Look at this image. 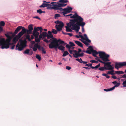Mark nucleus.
Segmentation results:
<instances>
[{
    "instance_id": "obj_41",
    "label": "nucleus",
    "mask_w": 126,
    "mask_h": 126,
    "mask_svg": "<svg viewBox=\"0 0 126 126\" xmlns=\"http://www.w3.org/2000/svg\"><path fill=\"white\" fill-rule=\"evenodd\" d=\"M122 85H123L124 87H126V80L123 82Z\"/></svg>"
},
{
    "instance_id": "obj_27",
    "label": "nucleus",
    "mask_w": 126,
    "mask_h": 126,
    "mask_svg": "<svg viewBox=\"0 0 126 126\" xmlns=\"http://www.w3.org/2000/svg\"><path fill=\"white\" fill-rule=\"evenodd\" d=\"M68 50L70 54H73L74 57H75L74 54L75 52L74 51H75V50H71L70 49H68Z\"/></svg>"
},
{
    "instance_id": "obj_17",
    "label": "nucleus",
    "mask_w": 126,
    "mask_h": 126,
    "mask_svg": "<svg viewBox=\"0 0 126 126\" xmlns=\"http://www.w3.org/2000/svg\"><path fill=\"white\" fill-rule=\"evenodd\" d=\"M48 34H47L46 36L47 37V38L48 39H50V38H52V40H50L51 41H51H52L53 40V39L54 38H53V35H52L51 32L50 31H48Z\"/></svg>"
},
{
    "instance_id": "obj_30",
    "label": "nucleus",
    "mask_w": 126,
    "mask_h": 126,
    "mask_svg": "<svg viewBox=\"0 0 126 126\" xmlns=\"http://www.w3.org/2000/svg\"><path fill=\"white\" fill-rule=\"evenodd\" d=\"M69 53L67 51H65L62 55L63 57H65Z\"/></svg>"
},
{
    "instance_id": "obj_5",
    "label": "nucleus",
    "mask_w": 126,
    "mask_h": 126,
    "mask_svg": "<svg viewBox=\"0 0 126 126\" xmlns=\"http://www.w3.org/2000/svg\"><path fill=\"white\" fill-rule=\"evenodd\" d=\"M69 22V23H66L67 26H65L66 31L67 32H72V30L70 28H71L72 29L75 30L77 32H78L80 28L76 25H75L74 22L73 21L72 22L71 21Z\"/></svg>"
},
{
    "instance_id": "obj_2",
    "label": "nucleus",
    "mask_w": 126,
    "mask_h": 126,
    "mask_svg": "<svg viewBox=\"0 0 126 126\" xmlns=\"http://www.w3.org/2000/svg\"><path fill=\"white\" fill-rule=\"evenodd\" d=\"M66 43L64 42L60 39L58 40L56 38H53L51 42L49 44V48L52 49L54 48L56 49L58 48L60 50L63 51L64 50L65 47L62 45L64 46Z\"/></svg>"
},
{
    "instance_id": "obj_21",
    "label": "nucleus",
    "mask_w": 126,
    "mask_h": 126,
    "mask_svg": "<svg viewBox=\"0 0 126 126\" xmlns=\"http://www.w3.org/2000/svg\"><path fill=\"white\" fill-rule=\"evenodd\" d=\"M112 83L115 85V86L112 87V89L113 90L114 89L115 87H117L119 86L120 83H119L117 82L116 81L113 82Z\"/></svg>"
},
{
    "instance_id": "obj_48",
    "label": "nucleus",
    "mask_w": 126,
    "mask_h": 126,
    "mask_svg": "<svg viewBox=\"0 0 126 126\" xmlns=\"http://www.w3.org/2000/svg\"><path fill=\"white\" fill-rule=\"evenodd\" d=\"M66 68L68 70H69L71 69V67L68 66H66Z\"/></svg>"
},
{
    "instance_id": "obj_59",
    "label": "nucleus",
    "mask_w": 126,
    "mask_h": 126,
    "mask_svg": "<svg viewBox=\"0 0 126 126\" xmlns=\"http://www.w3.org/2000/svg\"><path fill=\"white\" fill-rule=\"evenodd\" d=\"M112 78H113V79H117V77H116V76H112Z\"/></svg>"
},
{
    "instance_id": "obj_19",
    "label": "nucleus",
    "mask_w": 126,
    "mask_h": 126,
    "mask_svg": "<svg viewBox=\"0 0 126 126\" xmlns=\"http://www.w3.org/2000/svg\"><path fill=\"white\" fill-rule=\"evenodd\" d=\"M47 33L46 32H44L40 34L39 35V37L40 38V42L43 37H45L46 36Z\"/></svg>"
},
{
    "instance_id": "obj_50",
    "label": "nucleus",
    "mask_w": 126,
    "mask_h": 126,
    "mask_svg": "<svg viewBox=\"0 0 126 126\" xmlns=\"http://www.w3.org/2000/svg\"><path fill=\"white\" fill-rule=\"evenodd\" d=\"M33 18H36V19H38L39 20H40L41 19L40 18V17H39L37 16H33Z\"/></svg>"
},
{
    "instance_id": "obj_51",
    "label": "nucleus",
    "mask_w": 126,
    "mask_h": 126,
    "mask_svg": "<svg viewBox=\"0 0 126 126\" xmlns=\"http://www.w3.org/2000/svg\"><path fill=\"white\" fill-rule=\"evenodd\" d=\"M42 52L44 54H45L46 53V51L44 49H43V48L42 47Z\"/></svg>"
},
{
    "instance_id": "obj_36",
    "label": "nucleus",
    "mask_w": 126,
    "mask_h": 126,
    "mask_svg": "<svg viewBox=\"0 0 126 126\" xmlns=\"http://www.w3.org/2000/svg\"><path fill=\"white\" fill-rule=\"evenodd\" d=\"M104 91H106V92H108V91H112V90H113L112 89V88H110V89H104Z\"/></svg>"
},
{
    "instance_id": "obj_23",
    "label": "nucleus",
    "mask_w": 126,
    "mask_h": 126,
    "mask_svg": "<svg viewBox=\"0 0 126 126\" xmlns=\"http://www.w3.org/2000/svg\"><path fill=\"white\" fill-rule=\"evenodd\" d=\"M82 39L87 41L89 42H91V40L88 39L87 35L86 34L84 35L83 38V39Z\"/></svg>"
},
{
    "instance_id": "obj_15",
    "label": "nucleus",
    "mask_w": 126,
    "mask_h": 126,
    "mask_svg": "<svg viewBox=\"0 0 126 126\" xmlns=\"http://www.w3.org/2000/svg\"><path fill=\"white\" fill-rule=\"evenodd\" d=\"M33 49L34 51H36L38 49L40 50L41 48V47L40 45H38V43H35L33 45V47H31Z\"/></svg>"
},
{
    "instance_id": "obj_14",
    "label": "nucleus",
    "mask_w": 126,
    "mask_h": 126,
    "mask_svg": "<svg viewBox=\"0 0 126 126\" xmlns=\"http://www.w3.org/2000/svg\"><path fill=\"white\" fill-rule=\"evenodd\" d=\"M126 66V62H123L116 63H115V67L116 68L118 69L119 67H120L122 66Z\"/></svg>"
},
{
    "instance_id": "obj_64",
    "label": "nucleus",
    "mask_w": 126,
    "mask_h": 126,
    "mask_svg": "<svg viewBox=\"0 0 126 126\" xmlns=\"http://www.w3.org/2000/svg\"><path fill=\"white\" fill-rule=\"evenodd\" d=\"M106 77L108 79H109L110 78L109 76L107 75Z\"/></svg>"
},
{
    "instance_id": "obj_16",
    "label": "nucleus",
    "mask_w": 126,
    "mask_h": 126,
    "mask_svg": "<svg viewBox=\"0 0 126 126\" xmlns=\"http://www.w3.org/2000/svg\"><path fill=\"white\" fill-rule=\"evenodd\" d=\"M64 26L63 24V22H61L60 24H57L55 26V27L58 31H60L62 30L63 27Z\"/></svg>"
},
{
    "instance_id": "obj_37",
    "label": "nucleus",
    "mask_w": 126,
    "mask_h": 126,
    "mask_svg": "<svg viewBox=\"0 0 126 126\" xmlns=\"http://www.w3.org/2000/svg\"><path fill=\"white\" fill-rule=\"evenodd\" d=\"M36 58L37 59H38L39 61H40L41 60V57L39 55H36Z\"/></svg>"
},
{
    "instance_id": "obj_29",
    "label": "nucleus",
    "mask_w": 126,
    "mask_h": 126,
    "mask_svg": "<svg viewBox=\"0 0 126 126\" xmlns=\"http://www.w3.org/2000/svg\"><path fill=\"white\" fill-rule=\"evenodd\" d=\"M30 52V49H28L26 50L23 52L24 54H29Z\"/></svg>"
},
{
    "instance_id": "obj_25",
    "label": "nucleus",
    "mask_w": 126,
    "mask_h": 126,
    "mask_svg": "<svg viewBox=\"0 0 126 126\" xmlns=\"http://www.w3.org/2000/svg\"><path fill=\"white\" fill-rule=\"evenodd\" d=\"M74 42L75 43L79 46H80L82 47H83V46L82 43L76 40H75Z\"/></svg>"
},
{
    "instance_id": "obj_1",
    "label": "nucleus",
    "mask_w": 126,
    "mask_h": 126,
    "mask_svg": "<svg viewBox=\"0 0 126 126\" xmlns=\"http://www.w3.org/2000/svg\"><path fill=\"white\" fill-rule=\"evenodd\" d=\"M7 38L5 40L4 38H0V48L2 49H7L9 46L12 44L10 43L11 41L14 36V33L12 32H9L5 34Z\"/></svg>"
},
{
    "instance_id": "obj_22",
    "label": "nucleus",
    "mask_w": 126,
    "mask_h": 126,
    "mask_svg": "<svg viewBox=\"0 0 126 126\" xmlns=\"http://www.w3.org/2000/svg\"><path fill=\"white\" fill-rule=\"evenodd\" d=\"M76 60L77 61H78L80 63H82L83 64H85L87 63V62L83 61H82V59L81 58H77L76 59Z\"/></svg>"
},
{
    "instance_id": "obj_31",
    "label": "nucleus",
    "mask_w": 126,
    "mask_h": 126,
    "mask_svg": "<svg viewBox=\"0 0 126 126\" xmlns=\"http://www.w3.org/2000/svg\"><path fill=\"white\" fill-rule=\"evenodd\" d=\"M100 63H99L97 65H96V66H95V67L93 66H91V68L92 69H94V68L97 69V68H98L100 66Z\"/></svg>"
},
{
    "instance_id": "obj_53",
    "label": "nucleus",
    "mask_w": 126,
    "mask_h": 126,
    "mask_svg": "<svg viewBox=\"0 0 126 126\" xmlns=\"http://www.w3.org/2000/svg\"><path fill=\"white\" fill-rule=\"evenodd\" d=\"M66 34H67L69 35L70 36H72V34L71 33H66Z\"/></svg>"
},
{
    "instance_id": "obj_24",
    "label": "nucleus",
    "mask_w": 126,
    "mask_h": 126,
    "mask_svg": "<svg viewBox=\"0 0 126 126\" xmlns=\"http://www.w3.org/2000/svg\"><path fill=\"white\" fill-rule=\"evenodd\" d=\"M22 27L21 26H18L14 32L15 34H16L21 29Z\"/></svg>"
},
{
    "instance_id": "obj_60",
    "label": "nucleus",
    "mask_w": 126,
    "mask_h": 126,
    "mask_svg": "<svg viewBox=\"0 0 126 126\" xmlns=\"http://www.w3.org/2000/svg\"><path fill=\"white\" fill-rule=\"evenodd\" d=\"M96 59L99 61L100 60L99 58V57H97L96 56Z\"/></svg>"
},
{
    "instance_id": "obj_49",
    "label": "nucleus",
    "mask_w": 126,
    "mask_h": 126,
    "mask_svg": "<svg viewBox=\"0 0 126 126\" xmlns=\"http://www.w3.org/2000/svg\"><path fill=\"white\" fill-rule=\"evenodd\" d=\"M92 64L91 63H88L87 64H86L85 65L86 66H92Z\"/></svg>"
},
{
    "instance_id": "obj_43",
    "label": "nucleus",
    "mask_w": 126,
    "mask_h": 126,
    "mask_svg": "<svg viewBox=\"0 0 126 126\" xmlns=\"http://www.w3.org/2000/svg\"><path fill=\"white\" fill-rule=\"evenodd\" d=\"M90 62L92 63H98V62L96 61H95L94 60H91L90 61Z\"/></svg>"
},
{
    "instance_id": "obj_56",
    "label": "nucleus",
    "mask_w": 126,
    "mask_h": 126,
    "mask_svg": "<svg viewBox=\"0 0 126 126\" xmlns=\"http://www.w3.org/2000/svg\"><path fill=\"white\" fill-rule=\"evenodd\" d=\"M3 31V28L2 27L0 26V32H2Z\"/></svg>"
},
{
    "instance_id": "obj_47",
    "label": "nucleus",
    "mask_w": 126,
    "mask_h": 126,
    "mask_svg": "<svg viewBox=\"0 0 126 126\" xmlns=\"http://www.w3.org/2000/svg\"><path fill=\"white\" fill-rule=\"evenodd\" d=\"M61 22H62L59 21V20H57L56 21H55V23L56 24H60Z\"/></svg>"
},
{
    "instance_id": "obj_42",
    "label": "nucleus",
    "mask_w": 126,
    "mask_h": 126,
    "mask_svg": "<svg viewBox=\"0 0 126 126\" xmlns=\"http://www.w3.org/2000/svg\"><path fill=\"white\" fill-rule=\"evenodd\" d=\"M113 72L114 71L113 70L111 71H109L107 73V74L112 75L113 74Z\"/></svg>"
},
{
    "instance_id": "obj_26",
    "label": "nucleus",
    "mask_w": 126,
    "mask_h": 126,
    "mask_svg": "<svg viewBox=\"0 0 126 126\" xmlns=\"http://www.w3.org/2000/svg\"><path fill=\"white\" fill-rule=\"evenodd\" d=\"M80 40H81L83 43L84 44H85L87 46H88L89 45V43H90V42H88L87 41H86L83 39H80Z\"/></svg>"
},
{
    "instance_id": "obj_12",
    "label": "nucleus",
    "mask_w": 126,
    "mask_h": 126,
    "mask_svg": "<svg viewBox=\"0 0 126 126\" xmlns=\"http://www.w3.org/2000/svg\"><path fill=\"white\" fill-rule=\"evenodd\" d=\"M68 2L67 0H60L59 1V2H57L58 5V6L59 7L60 9H62V7H64L67 4H64V3H66Z\"/></svg>"
},
{
    "instance_id": "obj_55",
    "label": "nucleus",
    "mask_w": 126,
    "mask_h": 126,
    "mask_svg": "<svg viewBox=\"0 0 126 126\" xmlns=\"http://www.w3.org/2000/svg\"><path fill=\"white\" fill-rule=\"evenodd\" d=\"M50 41V40L49 41H48L47 39H45L44 40V42H46L47 43L49 42Z\"/></svg>"
},
{
    "instance_id": "obj_40",
    "label": "nucleus",
    "mask_w": 126,
    "mask_h": 126,
    "mask_svg": "<svg viewBox=\"0 0 126 126\" xmlns=\"http://www.w3.org/2000/svg\"><path fill=\"white\" fill-rule=\"evenodd\" d=\"M51 32L54 34H56L57 32V31L54 29H52Z\"/></svg>"
},
{
    "instance_id": "obj_33",
    "label": "nucleus",
    "mask_w": 126,
    "mask_h": 126,
    "mask_svg": "<svg viewBox=\"0 0 126 126\" xmlns=\"http://www.w3.org/2000/svg\"><path fill=\"white\" fill-rule=\"evenodd\" d=\"M85 23H83L82 24H81L80 26H81L82 27V32H84V26L85 25Z\"/></svg>"
},
{
    "instance_id": "obj_35",
    "label": "nucleus",
    "mask_w": 126,
    "mask_h": 126,
    "mask_svg": "<svg viewBox=\"0 0 126 126\" xmlns=\"http://www.w3.org/2000/svg\"><path fill=\"white\" fill-rule=\"evenodd\" d=\"M75 36L76 37L78 38H79L80 37L82 39H83V36L82 35H76Z\"/></svg>"
},
{
    "instance_id": "obj_20",
    "label": "nucleus",
    "mask_w": 126,
    "mask_h": 126,
    "mask_svg": "<svg viewBox=\"0 0 126 126\" xmlns=\"http://www.w3.org/2000/svg\"><path fill=\"white\" fill-rule=\"evenodd\" d=\"M88 50L86 51V52L87 53L90 54L94 50L93 47L91 46H89L88 48Z\"/></svg>"
},
{
    "instance_id": "obj_34",
    "label": "nucleus",
    "mask_w": 126,
    "mask_h": 126,
    "mask_svg": "<svg viewBox=\"0 0 126 126\" xmlns=\"http://www.w3.org/2000/svg\"><path fill=\"white\" fill-rule=\"evenodd\" d=\"M5 23L4 21H2L0 22V26L2 27L4 26Z\"/></svg>"
},
{
    "instance_id": "obj_28",
    "label": "nucleus",
    "mask_w": 126,
    "mask_h": 126,
    "mask_svg": "<svg viewBox=\"0 0 126 126\" xmlns=\"http://www.w3.org/2000/svg\"><path fill=\"white\" fill-rule=\"evenodd\" d=\"M116 74L118 75H120L124 73V72L122 71H116L115 72Z\"/></svg>"
},
{
    "instance_id": "obj_46",
    "label": "nucleus",
    "mask_w": 126,
    "mask_h": 126,
    "mask_svg": "<svg viewBox=\"0 0 126 126\" xmlns=\"http://www.w3.org/2000/svg\"><path fill=\"white\" fill-rule=\"evenodd\" d=\"M66 44V47L68 48V49H71V46H70V45H69L68 44Z\"/></svg>"
},
{
    "instance_id": "obj_11",
    "label": "nucleus",
    "mask_w": 126,
    "mask_h": 126,
    "mask_svg": "<svg viewBox=\"0 0 126 126\" xmlns=\"http://www.w3.org/2000/svg\"><path fill=\"white\" fill-rule=\"evenodd\" d=\"M74 51L75 52L74 54L75 58H77L83 56V52H84V51H82L81 49L79 48L78 51L75 50Z\"/></svg>"
},
{
    "instance_id": "obj_8",
    "label": "nucleus",
    "mask_w": 126,
    "mask_h": 126,
    "mask_svg": "<svg viewBox=\"0 0 126 126\" xmlns=\"http://www.w3.org/2000/svg\"><path fill=\"white\" fill-rule=\"evenodd\" d=\"M26 42L25 40H20L16 45V50L19 51L22 50L26 46Z\"/></svg>"
},
{
    "instance_id": "obj_45",
    "label": "nucleus",
    "mask_w": 126,
    "mask_h": 126,
    "mask_svg": "<svg viewBox=\"0 0 126 126\" xmlns=\"http://www.w3.org/2000/svg\"><path fill=\"white\" fill-rule=\"evenodd\" d=\"M105 69L104 67H100L99 68V70L102 71H104Z\"/></svg>"
},
{
    "instance_id": "obj_10",
    "label": "nucleus",
    "mask_w": 126,
    "mask_h": 126,
    "mask_svg": "<svg viewBox=\"0 0 126 126\" xmlns=\"http://www.w3.org/2000/svg\"><path fill=\"white\" fill-rule=\"evenodd\" d=\"M72 9V8L70 7H68L67 8H65L64 9H63L62 8L61 9H58V12H59V11L62 12V13L63 15L65 16V15L67 14L70 12Z\"/></svg>"
},
{
    "instance_id": "obj_54",
    "label": "nucleus",
    "mask_w": 126,
    "mask_h": 126,
    "mask_svg": "<svg viewBox=\"0 0 126 126\" xmlns=\"http://www.w3.org/2000/svg\"><path fill=\"white\" fill-rule=\"evenodd\" d=\"M26 38L27 39H28L29 41L30 40V36L29 35H27L26 37Z\"/></svg>"
},
{
    "instance_id": "obj_62",
    "label": "nucleus",
    "mask_w": 126,
    "mask_h": 126,
    "mask_svg": "<svg viewBox=\"0 0 126 126\" xmlns=\"http://www.w3.org/2000/svg\"><path fill=\"white\" fill-rule=\"evenodd\" d=\"M71 49H70L71 50V49H72V50H73V49H74L75 48V47L73 46H71Z\"/></svg>"
},
{
    "instance_id": "obj_32",
    "label": "nucleus",
    "mask_w": 126,
    "mask_h": 126,
    "mask_svg": "<svg viewBox=\"0 0 126 126\" xmlns=\"http://www.w3.org/2000/svg\"><path fill=\"white\" fill-rule=\"evenodd\" d=\"M47 3H43L41 5L40 7H47Z\"/></svg>"
},
{
    "instance_id": "obj_18",
    "label": "nucleus",
    "mask_w": 126,
    "mask_h": 126,
    "mask_svg": "<svg viewBox=\"0 0 126 126\" xmlns=\"http://www.w3.org/2000/svg\"><path fill=\"white\" fill-rule=\"evenodd\" d=\"M33 26V25L32 24H30L29 25L28 27L29 30H27V33L29 34H31L32 33V31L33 30V28L32 27Z\"/></svg>"
},
{
    "instance_id": "obj_9",
    "label": "nucleus",
    "mask_w": 126,
    "mask_h": 126,
    "mask_svg": "<svg viewBox=\"0 0 126 126\" xmlns=\"http://www.w3.org/2000/svg\"><path fill=\"white\" fill-rule=\"evenodd\" d=\"M57 3L52 2L50 3H47V9H54L55 10L60 9L58 5H56Z\"/></svg>"
},
{
    "instance_id": "obj_39",
    "label": "nucleus",
    "mask_w": 126,
    "mask_h": 126,
    "mask_svg": "<svg viewBox=\"0 0 126 126\" xmlns=\"http://www.w3.org/2000/svg\"><path fill=\"white\" fill-rule=\"evenodd\" d=\"M37 12L39 14H41L42 13V11L41 9H39L37 10Z\"/></svg>"
},
{
    "instance_id": "obj_44",
    "label": "nucleus",
    "mask_w": 126,
    "mask_h": 126,
    "mask_svg": "<svg viewBox=\"0 0 126 126\" xmlns=\"http://www.w3.org/2000/svg\"><path fill=\"white\" fill-rule=\"evenodd\" d=\"M70 46H75L74 44L72 42H69Z\"/></svg>"
},
{
    "instance_id": "obj_3",
    "label": "nucleus",
    "mask_w": 126,
    "mask_h": 126,
    "mask_svg": "<svg viewBox=\"0 0 126 126\" xmlns=\"http://www.w3.org/2000/svg\"><path fill=\"white\" fill-rule=\"evenodd\" d=\"M70 17L74 18V20H71L70 21L72 22L73 21L74 22L75 25H76L79 27H80V25L82 24L83 23H85L83 21V19L81 17L79 16L76 12L74 15L71 16Z\"/></svg>"
},
{
    "instance_id": "obj_52",
    "label": "nucleus",
    "mask_w": 126,
    "mask_h": 126,
    "mask_svg": "<svg viewBox=\"0 0 126 126\" xmlns=\"http://www.w3.org/2000/svg\"><path fill=\"white\" fill-rule=\"evenodd\" d=\"M122 78L124 79H126V74H124L122 76Z\"/></svg>"
},
{
    "instance_id": "obj_7",
    "label": "nucleus",
    "mask_w": 126,
    "mask_h": 126,
    "mask_svg": "<svg viewBox=\"0 0 126 126\" xmlns=\"http://www.w3.org/2000/svg\"><path fill=\"white\" fill-rule=\"evenodd\" d=\"M26 29L23 27L21 31L19 32L18 34L14 37L13 40V43H11L12 44L10 45H12L15 43L18 40V39L25 33L26 32Z\"/></svg>"
},
{
    "instance_id": "obj_63",
    "label": "nucleus",
    "mask_w": 126,
    "mask_h": 126,
    "mask_svg": "<svg viewBox=\"0 0 126 126\" xmlns=\"http://www.w3.org/2000/svg\"><path fill=\"white\" fill-rule=\"evenodd\" d=\"M34 36H33V35H32L31 36V38L32 39H33V38H34Z\"/></svg>"
},
{
    "instance_id": "obj_4",
    "label": "nucleus",
    "mask_w": 126,
    "mask_h": 126,
    "mask_svg": "<svg viewBox=\"0 0 126 126\" xmlns=\"http://www.w3.org/2000/svg\"><path fill=\"white\" fill-rule=\"evenodd\" d=\"M92 52L93 55L95 57H96V55L98 53L100 58H101L104 61L107 62L109 61L108 59L109 56V55L106 54L104 52L99 51L98 53L95 50H94Z\"/></svg>"
},
{
    "instance_id": "obj_13",
    "label": "nucleus",
    "mask_w": 126,
    "mask_h": 126,
    "mask_svg": "<svg viewBox=\"0 0 126 126\" xmlns=\"http://www.w3.org/2000/svg\"><path fill=\"white\" fill-rule=\"evenodd\" d=\"M111 62H106L105 65H104V67L106 70H112L114 69V67L111 64Z\"/></svg>"
},
{
    "instance_id": "obj_61",
    "label": "nucleus",
    "mask_w": 126,
    "mask_h": 126,
    "mask_svg": "<svg viewBox=\"0 0 126 126\" xmlns=\"http://www.w3.org/2000/svg\"><path fill=\"white\" fill-rule=\"evenodd\" d=\"M84 68H85L86 69H90V68H88V67H84Z\"/></svg>"
},
{
    "instance_id": "obj_38",
    "label": "nucleus",
    "mask_w": 126,
    "mask_h": 126,
    "mask_svg": "<svg viewBox=\"0 0 126 126\" xmlns=\"http://www.w3.org/2000/svg\"><path fill=\"white\" fill-rule=\"evenodd\" d=\"M60 16V14H56L55 15L54 17L55 19H57L58 17Z\"/></svg>"
},
{
    "instance_id": "obj_57",
    "label": "nucleus",
    "mask_w": 126,
    "mask_h": 126,
    "mask_svg": "<svg viewBox=\"0 0 126 126\" xmlns=\"http://www.w3.org/2000/svg\"><path fill=\"white\" fill-rule=\"evenodd\" d=\"M99 62H100L102 63H104V65H105V63H106V62H103V61H102L101 60H100L99 61Z\"/></svg>"
},
{
    "instance_id": "obj_6",
    "label": "nucleus",
    "mask_w": 126,
    "mask_h": 126,
    "mask_svg": "<svg viewBox=\"0 0 126 126\" xmlns=\"http://www.w3.org/2000/svg\"><path fill=\"white\" fill-rule=\"evenodd\" d=\"M42 28L41 27H35L34 28L32 34L33 36L35 37V41L37 43L40 42V38L39 37V33L38 31L39 30L40 32L41 33L42 32Z\"/></svg>"
},
{
    "instance_id": "obj_58",
    "label": "nucleus",
    "mask_w": 126,
    "mask_h": 126,
    "mask_svg": "<svg viewBox=\"0 0 126 126\" xmlns=\"http://www.w3.org/2000/svg\"><path fill=\"white\" fill-rule=\"evenodd\" d=\"M12 45H13V46L11 47V49H14V47H15V45H14V44Z\"/></svg>"
}]
</instances>
